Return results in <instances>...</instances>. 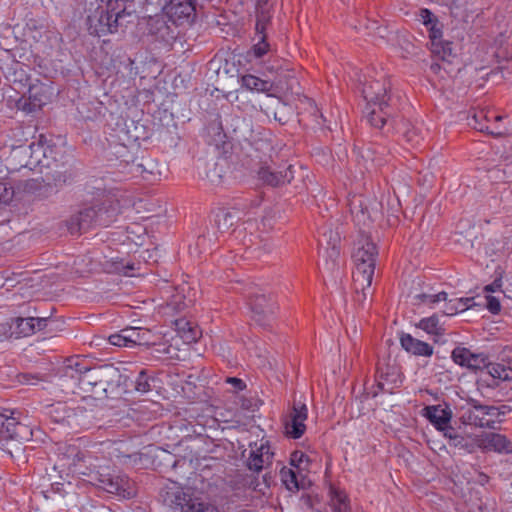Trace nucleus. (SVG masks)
<instances>
[{
    "instance_id": "obj_16",
    "label": "nucleus",
    "mask_w": 512,
    "mask_h": 512,
    "mask_svg": "<svg viewBox=\"0 0 512 512\" xmlns=\"http://www.w3.org/2000/svg\"><path fill=\"white\" fill-rule=\"evenodd\" d=\"M387 88L385 80H372L365 83L362 92L367 105L377 106L379 109H382V106L389 108L390 97L387 95Z\"/></svg>"
},
{
    "instance_id": "obj_46",
    "label": "nucleus",
    "mask_w": 512,
    "mask_h": 512,
    "mask_svg": "<svg viewBox=\"0 0 512 512\" xmlns=\"http://www.w3.org/2000/svg\"><path fill=\"white\" fill-rule=\"evenodd\" d=\"M486 307L492 314H498L501 310V304L498 298L494 296L486 297Z\"/></svg>"
},
{
    "instance_id": "obj_30",
    "label": "nucleus",
    "mask_w": 512,
    "mask_h": 512,
    "mask_svg": "<svg viewBox=\"0 0 512 512\" xmlns=\"http://www.w3.org/2000/svg\"><path fill=\"white\" fill-rule=\"evenodd\" d=\"M241 86L249 91L267 93L273 85L270 81L263 80L255 75L246 74L241 77Z\"/></svg>"
},
{
    "instance_id": "obj_5",
    "label": "nucleus",
    "mask_w": 512,
    "mask_h": 512,
    "mask_svg": "<svg viewBox=\"0 0 512 512\" xmlns=\"http://www.w3.org/2000/svg\"><path fill=\"white\" fill-rule=\"evenodd\" d=\"M248 303L252 313V319L260 326H270L275 318L276 303L260 289L250 292Z\"/></svg>"
},
{
    "instance_id": "obj_7",
    "label": "nucleus",
    "mask_w": 512,
    "mask_h": 512,
    "mask_svg": "<svg viewBox=\"0 0 512 512\" xmlns=\"http://www.w3.org/2000/svg\"><path fill=\"white\" fill-rule=\"evenodd\" d=\"M116 217V210L110 205L95 204L83 208L77 216V223L79 229L86 230L92 225L108 226L114 221Z\"/></svg>"
},
{
    "instance_id": "obj_3",
    "label": "nucleus",
    "mask_w": 512,
    "mask_h": 512,
    "mask_svg": "<svg viewBox=\"0 0 512 512\" xmlns=\"http://www.w3.org/2000/svg\"><path fill=\"white\" fill-rule=\"evenodd\" d=\"M377 255L376 246L369 239H361L353 254L355 262V271L353 272V281L355 290L362 293V300L367 298L375 271V258Z\"/></svg>"
},
{
    "instance_id": "obj_1",
    "label": "nucleus",
    "mask_w": 512,
    "mask_h": 512,
    "mask_svg": "<svg viewBox=\"0 0 512 512\" xmlns=\"http://www.w3.org/2000/svg\"><path fill=\"white\" fill-rule=\"evenodd\" d=\"M62 468L76 475L87 476L98 487L111 494L125 496L128 479L110 472L109 460L88 450H81L74 444H62L58 447Z\"/></svg>"
},
{
    "instance_id": "obj_41",
    "label": "nucleus",
    "mask_w": 512,
    "mask_h": 512,
    "mask_svg": "<svg viewBox=\"0 0 512 512\" xmlns=\"http://www.w3.org/2000/svg\"><path fill=\"white\" fill-rule=\"evenodd\" d=\"M151 382H154V379L147 376L142 370L135 381V389L140 393H147L152 389Z\"/></svg>"
},
{
    "instance_id": "obj_29",
    "label": "nucleus",
    "mask_w": 512,
    "mask_h": 512,
    "mask_svg": "<svg viewBox=\"0 0 512 512\" xmlns=\"http://www.w3.org/2000/svg\"><path fill=\"white\" fill-rule=\"evenodd\" d=\"M390 116V107L386 108L385 106H382V109H379L377 106L370 107L367 105L366 107V118L371 126L375 128H383Z\"/></svg>"
},
{
    "instance_id": "obj_42",
    "label": "nucleus",
    "mask_w": 512,
    "mask_h": 512,
    "mask_svg": "<svg viewBox=\"0 0 512 512\" xmlns=\"http://www.w3.org/2000/svg\"><path fill=\"white\" fill-rule=\"evenodd\" d=\"M362 197L361 196H353L352 199L349 200V207L351 214L356 217L361 216L363 219L365 218V212L362 205Z\"/></svg>"
},
{
    "instance_id": "obj_8",
    "label": "nucleus",
    "mask_w": 512,
    "mask_h": 512,
    "mask_svg": "<svg viewBox=\"0 0 512 512\" xmlns=\"http://www.w3.org/2000/svg\"><path fill=\"white\" fill-rule=\"evenodd\" d=\"M307 417V406L304 403L295 402L284 420L285 434L293 439L302 437L306 431Z\"/></svg>"
},
{
    "instance_id": "obj_13",
    "label": "nucleus",
    "mask_w": 512,
    "mask_h": 512,
    "mask_svg": "<svg viewBox=\"0 0 512 512\" xmlns=\"http://www.w3.org/2000/svg\"><path fill=\"white\" fill-rule=\"evenodd\" d=\"M49 414L54 422L77 428L82 425L84 410L80 407L71 408L66 403L59 402L51 406Z\"/></svg>"
},
{
    "instance_id": "obj_44",
    "label": "nucleus",
    "mask_w": 512,
    "mask_h": 512,
    "mask_svg": "<svg viewBox=\"0 0 512 512\" xmlns=\"http://www.w3.org/2000/svg\"><path fill=\"white\" fill-rule=\"evenodd\" d=\"M269 20H270V17L267 14H265L264 12H261L258 14L257 22H256V26H255V31H256L255 35L266 34L265 30L267 28Z\"/></svg>"
},
{
    "instance_id": "obj_56",
    "label": "nucleus",
    "mask_w": 512,
    "mask_h": 512,
    "mask_svg": "<svg viewBox=\"0 0 512 512\" xmlns=\"http://www.w3.org/2000/svg\"><path fill=\"white\" fill-rule=\"evenodd\" d=\"M430 69L432 72L437 74L442 69V66L439 63H433V64H431Z\"/></svg>"
},
{
    "instance_id": "obj_35",
    "label": "nucleus",
    "mask_w": 512,
    "mask_h": 512,
    "mask_svg": "<svg viewBox=\"0 0 512 512\" xmlns=\"http://www.w3.org/2000/svg\"><path fill=\"white\" fill-rule=\"evenodd\" d=\"M418 327L429 334L441 335L443 332L437 315L421 319L418 323Z\"/></svg>"
},
{
    "instance_id": "obj_47",
    "label": "nucleus",
    "mask_w": 512,
    "mask_h": 512,
    "mask_svg": "<svg viewBox=\"0 0 512 512\" xmlns=\"http://www.w3.org/2000/svg\"><path fill=\"white\" fill-rule=\"evenodd\" d=\"M405 139L407 142L411 144V146H417L420 144L422 138L418 135V132L415 128L408 130L405 135Z\"/></svg>"
},
{
    "instance_id": "obj_6",
    "label": "nucleus",
    "mask_w": 512,
    "mask_h": 512,
    "mask_svg": "<svg viewBox=\"0 0 512 512\" xmlns=\"http://www.w3.org/2000/svg\"><path fill=\"white\" fill-rule=\"evenodd\" d=\"M52 95V86L36 81L29 86L27 95H23L18 100L17 106L26 113H32L48 104L51 101Z\"/></svg>"
},
{
    "instance_id": "obj_34",
    "label": "nucleus",
    "mask_w": 512,
    "mask_h": 512,
    "mask_svg": "<svg viewBox=\"0 0 512 512\" xmlns=\"http://www.w3.org/2000/svg\"><path fill=\"white\" fill-rule=\"evenodd\" d=\"M180 337L186 343L196 342L200 337V330L197 326H193L190 322L179 320L176 322Z\"/></svg>"
},
{
    "instance_id": "obj_18",
    "label": "nucleus",
    "mask_w": 512,
    "mask_h": 512,
    "mask_svg": "<svg viewBox=\"0 0 512 512\" xmlns=\"http://www.w3.org/2000/svg\"><path fill=\"white\" fill-rule=\"evenodd\" d=\"M451 358L457 365L470 370H481L486 366V355L474 353L470 349L457 346L451 353Z\"/></svg>"
},
{
    "instance_id": "obj_33",
    "label": "nucleus",
    "mask_w": 512,
    "mask_h": 512,
    "mask_svg": "<svg viewBox=\"0 0 512 512\" xmlns=\"http://www.w3.org/2000/svg\"><path fill=\"white\" fill-rule=\"evenodd\" d=\"M236 214L227 209H219L215 214V225L220 233L228 231L234 224Z\"/></svg>"
},
{
    "instance_id": "obj_39",
    "label": "nucleus",
    "mask_w": 512,
    "mask_h": 512,
    "mask_svg": "<svg viewBox=\"0 0 512 512\" xmlns=\"http://www.w3.org/2000/svg\"><path fill=\"white\" fill-rule=\"evenodd\" d=\"M331 506L333 512H348L349 506L347 503V497L343 492L333 491L331 497Z\"/></svg>"
},
{
    "instance_id": "obj_23",
    "label": "nucleus",
    "mask_w": 512,
    "mask_h": 512,
    "mask_svg": "<svg viewBox=\"0 0 512 512\" xmlns=\"http://www.w3.org/2000/svg\"><path fill=\"white\" fill-rule=\"evenodd\" d=\"M423 415L438 429H445L451 420V410L442 405L426 406Z\"/></svg>"
},
{
    "instance_id": "obj_11",
    "label": "nucleus",
    "mask_w": 512,
    "mask_h": 512,
    "mask_svg": "<svg viewBox=\"0 0 512 512\" xmlns=\"http://www.w3.org/2000/svg\"><path fill=\"white\" fill-rule=\"evenodd\" d=\"M274 452L268 441L263 439L250 445L249 456L247 458V467L254 472H260L272 464Z\"/></svg>"
},
{
    "instance_id": "obj_15",
    "label": "nucleus",
    "mask_w": 512,
    "mask_h": 512,
    "mask_svg": "<svg viewBox=\"0 0 512 512\" xmlns=\"http://www.w3.org/2000/svg\"><path fill=\"white\" fill-rule=\"evenodd\" d=\"M13 415L14 412L1 422V436L6 440L29 441L33 436L32 430L26 424L19 422Z\"/></svg>"
},
{
    "instance_id": "obj_52",
    "label": "nucleus",
    "mask_w": 512,
    "mask_h": 512,
    "mask_svg": "<svg viewBox=\"0 0 512 512\" xmlns=\"http://www.w3.org/2000/svg\"><path fill=\"white\" fill-rule=\"evenodd\" d=\"M21 382L22 383H25V384H31V385H34L37 383L38 381V378L35 377V376H32V375H29V374H23L21 376Z\"/></svg>"
},
{
    "instance_id": "obj_58",
    "label": "nucleus",
    "mask_w": 512,
    "mask_h": 512,
    "mask_svg": "<svg viewBox=\"0 0 512 512\" xmlns=\"http://www.w3.org/2000/svg\"><path fill=\"white\" fill-rule=\"evenodd\" d=\"M266 69L270 72H273V71H276L277 70V67L274 66V65H271V66H266Z\"/></svg>"
},
{
    "instance_id": "obj_24",
    "label": "nucleus",
    "mask_w": 512,
    "mask_h": 512,
    "mask_svg": "<svg viewBox=\"0 0 512 512\" xmlns=\"http://www.w3.org/2000/svg\"><path fill=\"white\" fill-rule=\"evenodd\" d=\"M400 343L403 349L416 356L430 357L434 351L430 344L416 339L410 334H403L400 337Z\"/></svg>"
},
{
    "instance_id": "obj_21",
    "label": "nucleus",
    "mask_w": 512,
    "mask_h": 512,
    "mask_svg": "<svg viewBox=\"0 0 512 512\" xmlns=\"http://www.w3.org/2000/svg\"><path fill=\"white\" fill-rule=\"evenodd\" d=\"M431 52L443 62L451 63L456 57L453 43L442 38V30L432 29L431 31Z\"/></svg>"
},
{
    "instance_id": "obj_48",
    "label": "nucleus",
    "mask_w": 512,
    "mask_h": 512,
    "mask_svg": "<svg viewBox=\"0 0 512 512\" xmlns=\"http://www.w3.org/2000/svg\"><path fill=\"white\" fill-rule=\"evenodd\" d=\"M450 445H453L454 447L459 448V449H467L468 448L467 440L461 435L453 437V441L450 442Z\"/></svg>"
},
{
    "instance_id": "obj_12",
    "label": "nucleus",
    "mask_w": 512,
    "mask_h": 512,
    "mask_svg": "<svg viewBox=\"0 0 512 512\" xmlns=\"http://www.w3.org/2000/svg\"><path fill=\"white\" fill-rule=\"evenodd\" d=\"M259 180L270 186H280L290 183L294 177L293 166L287 165L282 169H276L268 162L261 164L257 170Z\"/></svg>"
},
{
    "instance_id": "obj_43",
    "label": "nucleus",
    "mask_w": 512,
    "mask_h": 512,
    "mask_svg": "<svg viewBox=\"0 0 512 512\" xmlns=\"http://www.w3.org/2000/svg\"><path fill=\"white\" fill-rule=\"evenodd\" d=\"M14 191L6 182H0V206L7 205L13 198Z\"/></svg>"
},
{
    "instance_id": "obj_40",
    "label": "nucleus",
    "mask_w": 512,
    "mask_h": 512,
    "mask_svg": "<svg viewBox=\"0 0 512 512\" xmlns=\"http://www.w3.org/2000/svg\"><path fill=\"white\" fill-rule=\"evenodd\" d=\"M416 298L424 303L429 305L430 307H434L435 304L446 301L447 300V293L445 292H439L437 294H419L416 296Z\"/></svg>"
},
{
    "instance_id": "obj_36",
    "label": "nucleus",
    "mask_w": 512,
    "mask_h": 512,
    "mask_svg": "<svg viewBox=\"0 0 512 512\" xmlns=\"http://www.w3.org/2000/svg\"><path fill=\"white\" fill-rule=\"evenodd\" d=\"M280 478L289 491H296L299 489L297 474L292 468L283 467L280 470Z\"/></svg>"
},
{
    "instance_id": "obj_31",
    "label": "nucleus",
    "mask_w": 512,
    "mask_h": 512,
    "mask_svg": "<svg viewBox=\"0 0 512 512\" xmlns=\"http://www.w3.org/2000/svg\"><path fill=\"white\" fill-rule=\"evenodd\" d=\"M445 305L442 310L444 315L447 316H453L455 314L461 313L466 311L469 308H472L474 306V299L473 298H454L450 300L444 301Z\"/></svg>"
},
{
    "instance_id": "obj_10",
    "label": "nucleus",
    "mask_w": 512,
    "mask_h": 512,
    "mask_svg": "<svg viewBox=\"0 0 512 512\" xmlns=\"http://www.w3.org/2000/svg\"><path fill=\"white\" fill-rule=\"evenodd\" d=\"M52 320L49 317H17L11 319L10 336L14 338L27 337L45 329Z\"/></svg>"
},
{
    "instance_id": "obj_28",
    "label": "nucleus",
    "mask_w": 512,
    "mask_h": 512,
    "mask_svg": "<svg viewBox=\"0 0 512 512\" xmlns=\"http://www.w3.org/2000/svg\"><path fill=\"white\" fill-rule=\"evenodd\" d=\"M256 41L251 49L247 52L249 62L260 61L264 56L272 52L271 45L266 40V34L255 35Z\"/></svg>"
},
{
    "instance_id": "obj_9",
    "label": "nucleus",
    "mask_w": 512,
    "mask_h": 512,
    "mask_svg": "<svg viewBox=\"0 0 512 512\" xmlns=\"http://www.w3.org/2000/svg\"><path fill=\"white\" fill-rule=\"evenodd\" d=\"M163 11L174 24L183 25L192 22L196 8L193 0H166Z\"/></svg>"
},
{
    "instance_id": "obj_20",
    "label": "nucleus",
    "mask_w": 512,
    "mask_h": 512,
    "mask_svg": "<svg viewBox=\"0 0 512 512\" xmlns=\"http://www.w3.org/2000/svg\"><path fill=\"white\" fill-rule=\"evenodd\" d=\"M173 503L181 512H217L215 508L206 505L185 491L176 492Z\"/></svg>"
},
{
    "instance_id": "obj_37",
    "label": "nucleus",
    "mask_w": 512,
    "mask_h": 512,
    "mask_svg": "<svg viewBox=\"0 0 512 512\" xmlns=\"http://www.w3.org/2000/svg\"><path fill=\"white\" fill-rule=\"evenodd\" d=\"M418 19L421 23H423L429 32V38L431 37V31L432 29L436 30H442L441 25H439V22L437 18L434 16V14L428 10V9H421L419 11Z\"/></svg>"
},
{
    "instance_id": "obj_26",
    "label": "nucleus",
    "mask_w": 512,
    "mask_h": 512,
    "mask_svg": "<svg viewBox=\"0 0 512 512\" xmlns=\"http://www.w3.org/2000/svg\"><path fill=\"white\" fill-rule=\"evenodd\" d=\"M377 385L383 392L392 393L393 389L401 383L396 367L388 366L385 371L378 369Z\"/></svg>"
},
{
    "instance_id": "obj_54",
    "label": "nucleus",
    "mask_w": 512,
    "mask_h": 512,
    "mask_svg": "<svg viewBox=\"0 0 512 512\" xmlns=\"http://www.w3.org/2000/svg\"><path fill=\"white\" fill-rule=\"evenodd\" d=\"M134 270V264H127L125 267H123V274L126 276H133L134 274L132 271Z\"/></svg>"
},
{
    "instance_id": "obj_45",
    "label": "nucleus",
    "mask_w": 512,
    "mask_h": 512,
    "mask_svg": "<svg viewBox=\"0 0 512 512\" xmlns=\"http://www.w3.org/2000/svg\"><path fill=\"white\" fill-rule=\"evenodd\" d=\"M308 462V456L302 451H295L291 454V465L297 468H299L302 464Z\"/></svg>"
},
{
    "instance_id": "obj_55",
    "label": "nucleus",
    "mask_w": 512,
    "mask_h": 512,
    "mask_svg": "<svg viewBox=\"0 0 512 512\" xmlns=\"http://www.w3.org/2000/svg\"><path fill=\"white\" fill-rule=\"evenodd\" d=\"M141 168H142V165H141V164H135V163H132V164L130 165V168H129L128 173L134 174V173L141 172V171H142V170H141Z\"/></svg>"
},
{
    "instance_id": "obj_19",
    "label": "nucleus",
    "mask_w": 512,
    "mask_h": 512,
    "mask_svg": "<svg viewBox=\"0 0 512 512\" xmlns=\"http://www.w3.org/2000/svg\"><path fill=\"white\" fill-rule=\"evenodd\" d=\"M477 445L483 450L498 453H511L512 443L506 436L498 433H485L477 440Z\"/></svg>"
},
{
    "instance_id": "obj_49",
    "label": "nucleus",
    "mask_w": 512,
    "mask_h": 512,
    "mask_svg": "<svg viewBox=\"0 0 512 512\" xmlns=\"http://www.w3.org/2000/svg\"><path fill=\"white\" fill-rule=\"evenodd\" d=\"M503 120V116L500 115H490V122H487L486 125H490L493 129H501V127L498 125L499 122ZM505 129V134L507 132V129L505 127L502 128V130Z\"/></svg>"
},
{
    "instance_id": "obj_4",
    "label": "nucleus",
    "mask_w": 512,
    "mask_h": 512,
    "mask_svg": "<svg viewBox=\"0 0 512 512\" xmlns=\"http://www.w3.org/2000/svg\"><path fill=\"white\" fill-rule=\"evenodd\" d=\"M507 406H489L474 403L465 410L461 416L465 424L480 428L494 429L496 424L502 422V417L507 413Z\"/></svg>"
},
{
    "instance_id": "obj_32",
    "label": "nucleus",
    "mask_w": 512,
    "mask_h": 512,
    "mask_svg": "<svg viewBox=\"0 0 512 512\" xmlns=\"http://www.w3.org/2000/svg\"><path fill=\"white\" fill-rule=\"evenodd\" d=\"M483 369H486L487 374L495 380L506 381L512 379L511 368L500 363H489L487 358L486 366H484Z\"/></svg>"
},
{
    "instance_id": "obj_17",
    "label": "nucleus",
    "mask_w": 512,
    "mask_h": 512,
    "mask_svg": "<svg viewBox=\"0 0 512 512\" xmlns=\"http://www.w3.org/2000/svg\"><path fill=\"white\" fill-rule=\"evenodd\" d=\"M148 331L142 328L129 327L109 337L110 344L118 347H134L148 343L146 335Z\"/></svg>"
},
{
    "instance_id": "obj_27",
    "label": "nucleus",
    "mask_w": 512,
    "mask_h": 512,
    "mask_svg": "<svg viewBox=\"0 0 512 512\" xmlns=\"http://www.w3.org/2000/svg\"><path fill=\"white\" fill-rule=\"evenodd\" d=\"M487 122H490V116L484 111L474 112L473 115L469 117V125L474 129L481 132L485 131L494 136L503 135L505 129H493L490 125H486Z\"/></svg>"
},
{
    "instance_id": "obj_2",
    "label": "nucleus",
    "mask_w": 512,
    "mask_h": 512,
    "mask_svg": "<svg viewBox=\"0 0 512 512\" xmlns=\"http://www.w3.org/2000/svg\"><path fill=\"white\" fill-rule=\"evenodd\" d=\"M120 378L119 371L113 366L89 367L74 384L84 393H91L96 398L111 397L118 387L116 379Z\"/></svg>"
},
{
    "instance_id": "obj_22",
    "label": "nucleus",
    "mask_w": 512,
    "mask_h": 512,
    "mask_svg": "<svg viewBox=\"0 0 512 512\" xmlns=\"http://www.w3.org/2000/svg\"><path fill=\"white\" fill-rule=\"evenodd\" d=\"M101 2L106 14L121 27L130 22L129 18L133 17V12L128 9L125 0H101Z\"/></svg>"
},
{
    "instance_id": "obj_25",
    "label": "nucleus",
    "mask_w": 512,
    "mask_h": 512,
    "mask_svg": "<svg viewBox=\"0 0 512 512\" xmlns=\"http://www.w3.org/2000/svg\"><path fill=\"white\" fill-rule=\"evenodd\" d=\"M89 367H91V364L86 358L79 356L71 357L67 360L64 367L63 377L70 379L75 384Z\"/></svg>"
},
{
    "instance_id": "obj_51",
    "label": "nucleus",
    "mask_w": 512,
    "mask_h": 512,
    "mask_svg": "<svg viewBox=\"0 0 512 512\" xmlns=\"http://www.w3.org/2000/svg\"><path fill=\"white\" fill-rule=\"evenodd\" d=\"M501 286H502L501 279H496V280H494L493 283L486 285L484 287V291L485 292H495L496 290L500 289Z\"/></svg>"
},
{
    "instance_id": "obj_14",
    "label": "nucleus",
    "mask_w": 512,
    "mask_h": 512,
    "mask_svg": "<svg viewBox=\"0 0 512 512\" xmlns=\"http://www.w3.org/2000/svg\"><path fill=\"white\" fill-rule=\"evenodd\" d=\"M88 30L96 36L106 35L117 31L119 24L114 23L111 16L104 11V7L99 5L96 11L87 17Z\"/></svg>"
},
{
    "instance_id": "obj_50",
    "label": "nucleus",
    "mask_w": 512,
    "mask_h": 512,
    "mask_svg": "<svg viewBox=\"0 0 512 512\" xmlns=\"http://www.w3.org/2000/svg\"><path fill=\"white\" fill-rule=\"evenodd\" d=\"M440 431H443L444 436L450 440V442L453 441V437L458 436L459 434L456 432L454 428H452L449 424L447 425V428L440 429Z\"/></svg>"
},
{
    "instance_id": "obj_38",
    "label": "nucleus",
    "mask_w": 512,
    "mask_h": 512,
    "mask_svg": "<svg viewBox=\"0 0 512 512\" xmlns=\"http://www.w3.org/2000/svg\"><path fill=\"white\" fill-rule=\"evenodd\" d=\"M339 255L340 251L335 243L331 247L324 249L322 257L325 259V268L327 270L333 271L335 269Z\"/></svg>"
},
{
    "instance_id": "obj_57",
    "label": "nucleus",
    "mask_w": 512,
    "mask_h": 512,
    "mask_svg": "<svg viewBox=\"0 0 512 512\" xmlns=\"http://www.w3.org/2000/svg\"><path fill=\"white\" fill-rule=\"evenodd\" d=\"M376 29H377V33H378V35H379L381 38H383V37H384V35H383V33H382V32H384V31H385V29H384V28H382V27H377Z\"/></svg>"
},
{
    "instance_id": "obj_53",
    "label": "nucleus",
    "mask_w": 512,
    "mask_h": 512,
    "mask_svg": "<svg viewBox=\"0 0 512 512\" xmlns=\"http://www.w3.org/2000/svg\"><path fill=\"white\" fill-rule=\"evenodd\" d=\"M227 382L233 384L239 390H242L244 388V383L241 379L232 377V378H228Z\"/></svg>"
}]
</instances>
